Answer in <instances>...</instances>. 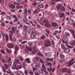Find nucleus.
<instances>
[{"label":"nucleus","instance_id":"nucleus-1","mask_svg":"<svg viewBox=\"0 0 75 75\" xmlns=\"http://www.w3.org/2000/svg\"><path fill=\"white\" fill-rule=\"evenodd\" d=\"M61 70H62V71L63 72H67L68 74H70V73H71V70L68 68H64L61 69Z\"/></svg>","mask_w":75,"mask_h":75},{"label":"nucleus","instance_id":"nucleus-2","mask_svg":"<svg viewBox=\"0 0 75 75\" xmlns=\"http://www.w3.org/2000/svg\"><path fill=\"white\" fill-rule=\"evenodd\" d=\"M44 45L45 47L50 46V45H51V42H50V41L49 40H47L45 42Z\"/></svg>","mask_w":75,"mask_h":75},{"label":"nucleus","instance_id":"nucleus-3","mask_svg":"<svg viewBox=\"0 0 75 75\" xmlns=\"http://www.w3.org/2000/svg\"><path fill=\"white\" fill-rule=\"evenodd\" d=\"M28 50L30 51H32V48L31 47L29 48L28 47L26 46V49H25V51L26 52H28Z\"/></svg>","mask_w":75,"mask_h":75},{"label":"nucleus","instance_id":"nucleus-4","mask_svg":"<svg viewBox=\"0 0 75 75\" xmlns=\"http://www.w3.org/2000/svg\"><path fill=\"white\" fill-rule=\"evenodd\" d=\"M11 68L13 70H15L16 69V70H18V67L17 69V66L15 64V61L13 62V66Z\"/></svg>","mask_w":75,"mask_h":75},{"label":"nucleus","instance_id":"nucleus-5","mask_svg":"<svg viewBox=\"0 0 75 75\" xmlns=\"http://www.w3.org/2000/svg\"><path fill=\"white\" fill-rule=\"evenodd\" d=\"M35 31V29L34 28H31L30 30L28 31V33L29 34H31L33 33V32H34Z\"/></svg>","mask_w":75,"mask_h":75},{"label":"nucleus","instance_id":"nucleus-6","mask_svg":"<svg viewBox=\"0 0 75 75\" xmlns=\"http://www.w3.org/2000/svg\"><path fill=\"white\" fill-rule=\"evenodd\" d=\"M64 40H65V41H64V39H62V43H65V44H67V42H68V41H69V40H68V38L67 37L66 38H65Z\"/></svg>","mask_w":75,"mask_h":75},{"label":"nucleus","instance_id":"nucleus-7","mask_svg":"<svg viewBox=\"0 0 75 75\" xmlns=\"http://www.w3.org/2000/svg\"><path fill=\"white\" fill-rule=\"evenodd\" d=\"M48 71V72H51L52 69V68L51 67H50L49 66L46 67Z\"/></svg>","mask_w":75,"mask_h":75},{"label":"nucleus","instance_id":"nucleus-8","mask_svg":"<svg viewBox=\"0 0 75 75\" xmlns=\"http://www.w3.org/2000/svg\"><path fill=\"white\" fill-rule=\"evenodd\" d=\"M68 31H69V32H70L71 34H72L73 37H74V38L75 39V34H74V31L73 30L71 29L69 30Z\"/></svg>","mask_w":75,"mask_h":75},{"label":"nucleus","instance_id":"nucleus-9","mask_svg":"<svg viewBox=\"0 0 75 75\" xmlns=\"http://www.w3.org/2000/svg\"><path fill=\"white\" fill-rule=\"evenodd\" d=\"M44 25L47 28H51V24L49 23H46Z\"/></svg>","mask_w":75,"mask_h":75},{"label":"nucleus","instance_id":"nucleus-10","mask_svg":"<svg viewBox=\"0 0 75 75\" xmlns=\"http://www.w3.org/2000/svg\"><path fill=\"white\" fill-rule=\"evenodd\" d=\"M16 73L18 75H23V72L21 71H18L16 72Z\"/></svg>","mask_w":75,"mask_h":75},{"label":"nucleus","instance_id":"nucleus-11","mask_svg":"<svg viewBox=\"0 0 75 75\" xmlns=\"http://www.w3.org/2000/svg\"><path fill=\"white\" fill-rule=\"evenodd\" d=\"M27 9L25 8L24 11V13L23 14V15L25 17L27 16V15L28 14L27 13Z\"/></svg>","mask_w":75,"mask_h":75},{"label":"nucleus","instance_id":"nucleus-12","mask_svg":"<svg viewBox=\"0 0 75 75\" xmlns=\"http://www.w3.org/2000/svg\"><path fill=\"white\" fill-rule=\"evenodd\" d=\"M8 47L9 48H11L12 47H14V45L13 44H11V43H9L7 45Z\"/></svg>","mask_w":75,"mask_h":75},{"label":"nucleus","instance_id":"nucleus-13","mask_svg":"<svg viewBox=\"0 0 75 75\" xmlns=\"http://www.w3.org/2000/svg\"><path fill=\"white\" fill-rule=\"evenodd\" d=\"M46 61H50V62H52L53 61V58H47L46 59Z\"/></svg>","mask_w":75,"mask_h":75},{"label":"nucleus","instance_id":"nucleus-14","mask_svg":"<svg viewBox=\"0 0 75 75\" xmlns=\"http://www.w3.org/2000/svg\"><path fill=\"white\" fill-rule=\"evenodd\" d=\"M64 51L66 53H69L71 51V50L68 48H66L64 50Z\"/></svg>","mask_w":75,"mask_h":75},{"label":"nucleus","instance_id":"nucleus-15","mask_svg":"<svg viewBox=\"0 0 75 75\" xmlns=\"http://www.w3.org/2000/svg\"><path fill=\"white\" fill-rule=\"evenodd\" d=\"M38 51V50L36 49H33L32 50V54H35Z\"/></svg>","mask_w":75,"mask_h":75},{"label":"nucleus","instance_id":"nucleus-16","mask_svg":"<svg viewBox=\"0 0 75 75\" xmlns=\"http://www.w3.org/2000/svg\"><path fill=\"white\" fill-rule=\"evenodd\" d=\"M62 6V4H57V10H59V8H60V7Z\"/></svg>","mask_w":75,"mask_h":75},{"label":"nucleus","instance_id":"nucleus-17","mask_svg":"<svg viewBox=\"0 0 75 75\" xmlns=\"http://www.w3.org/2000/svg\"><path fill=\"white\" fill-rule=\"evenodd\" d=\"M51 25L52 26H53V27H56L58 25V24L57 23L53 22L51 23Z\"/></svg>","mask_w":75,"mask_h":75},{"label":"nucleus","instance_id":"nucleus-18","mask_svg":"<svg viewBox=\"0 0 75 75\" xmlns=\"http://www.w3.org/2000/svg\"><path fill=\"white\" fill-rule=\"evenodd\" d=\"M25 61L28 64H30V63H31V62H30V59L29 58H26L25 59Z\"/></svg>","mask_w":75,"mask_h":75},{"label":"nucleus","instance_id":"nucleus-19","mask_svg":"<svg viewBox=\"0 0 75 75\" xmlns=\"http://www.w3.org/2000/svg\"><path fill=\"white\" fill-rule=\"evenodd\" d=\"M30 37V38H34V37H35V34L34 33H32L31 34Z\"/></svg>","mask_w":75,"mask_h":75},{"label":"nucleus","instance_id":"nucleus-20","mask_svg":"<svg viewBox=\"0 0 75 75\" xmlns=\"http://www.w3.org/2000/svg\"><path fill=\"white\" fill-rule=\"evenodd\" d=\"M11 29L12 32H13V33H14V31H16V27H13Z\"/></svg>","mask_w":75,"mask_h":75},{"label":"nucleus","instance_id":"nucleus-21","mask_svg":"<svg viewBox=\"0 0 75 75\" xmlns=\"http://www.w3.org/2000/svg\"><path fill=\"white\" fill-rule=\"evenodd\" d=\"M5 39L6 41H8V40L9 39V38L8 37V35L7 34L6 35Z\"/></svg>","mask_w":75,"mask_h":75},{"label":"nucleus","instance_id":"nucleus-22","mask_svg":"<svg viewBox=\"0 0 75 75\" xmlns=\"http://www.w3.org/2000/svg\"><path fill=\"white\" fill-rule=\"evenodd\" d=\"M35 2H36L37 4H40L41 3V1L40 0H35Z\"/></svg>","mask_w":75,"mask_h":75},{"label":"nucleus","instance_id":"nucleus-23","mask_svg":"<svg viewBox=\"0 0 75 75\" xmlns=\"http://www.w3.org/2000/svg\"><path fill=\"white\" fill-rule=\"evenodd\" d=\"M15 51H18L19 50V48H18V46L17 45H16L15 46Z\"/></svg>","mask_w":75,"mask_h":75},{"label":"nucleus","instance_id":"nucleus-24","mask_svg":"<svg viewBox=\"0 0 75 75\" xmlns=\"http://www.w3.org/2000/svg\"><path fill=\"white\" fill-rule=\"evenodd\" d=\"M69 23L70 24H74V21L72 20H69Z\"/></svg>","mask_w":75,"mask_h":75},{"label":"nucleus","instance_id":"nucleus-25","mask_svg":"<svg viewBox=\"0 0 75 75\" xmlns=\"http://www.w3.org/2000/svg\"><path fill=\"white\" fill-rule=\"evenodd\" d=\"M65 57V56L63 54H60V57L61 59L64 58Z\"/></svg>","mask_w":75,"mask_h":75},{"label":"nucleus","instance_id":"nucleus-26","mask_svg":"<svg viewBox=\"0 0 75 75\" xmlns=\"http://www.w3.org/2000/svg\"><path fill=\"white\" fill-rule=\"evenodd\" d=\"M60 10L62 11H65V8L64 7L62 6L60 8Z\"/></svg>","mask_w":75,"mask_h":75},{"label":"nucleus","instance_id":"nucleus-27","mask_svg":"<svg viewBox=\"0 0 75 75\" xmlns=\"http://www.w3.org/2000/svg\"><path fill=\"white\" fill-rule=\"evenodd\" d=\"M37 54L38 55H40V56H41V57H44V55H43V54H41L40 52H38L37 53Z\"/></svg>","mask_w":75,"mask_h":75},{"label":"nucleus","instance_id":"nucleus-28","mask_svg":"<svg viewBox=\"0 0 75 75\" xmlns=\"http://www.w3.org/2000/svg\"><path fill=\"white\" fill-rule=\"evenodd\" d=\"M4 65L6 69L8 68V66L7 64H4Z\"/></svg>","mask_w":75,"mask_h":75},{"label":"nucleus","instance_id":"nucleus-29","mask_svg":"<svg viewBox=\"0 0 75 75\" xmlns=\"http://www.w3.org/2000/svg\"><path fill=\"white\" fill-rule=\"evenodd\" d=\"M70 45H75V41L74 40H72V42H71Z\"/></svg>","mask_w":75,"mask_h":75},{"label":"nucleus","instance_id":"nucleus-30","mask_svg":"<svg viewBox=\"0 0 75 75\" xmlns=\"http://www.w3.org/2000/svg\"><path fill=\"white\" fill-rule=\"evenodd\" d=\"M47 65V66H50V67H52V63L51 62H49V63H46Z\"/></svg>","mask_w":75,"mask_h":75},{"label":"nucleus","instance_id":"nucleus-31","mask_svg":"<svg viewBox=\"0 0 75 75\" xmlns=\"http://www.w3.org/2000/svg\"><path fill=\"white\" fill-rule=\"evenodd\" d=\"M54 1H55L52 0L50 1V3L51 4H52V5H54V4H55V3H54Z\"/></svg>","mask_w":75,"mask_h":75},{"label":"nucleus","instance_id":"nucleus-32","mask_svg":"<svg viewBox=\"0 0 75 75\" xmlns=\"http://www.w3.org/2000/svg\"><path fill=\"white\" fill-rule=\"evenodd\" d=\"M22 65V63H20V62H18V64H17V66L18 69L19 67H21Z\"/></svg>","mask_w":75,"mask_h":75},{"label":"nucleus","instance_id":"nucleus-33","mask_svg":"<svg viewBox=\"0 0 75 75\" xmlns=\"http://www.w3.org/2000/svg\"><path fill=\"white\" fill-rule=\"evenodd\" d=\"M27 26L25 25H23V31H25V30H26V28H27Z\"/></svg>","mask_w":75,"mask_h":75},{"label":"nucleus","instance_id":"nucleus-34","mask_svg":"<svg viewBox=\"0 0 75 75\" xmlns=\"http://www.w3.org/2000/svg\"><path fill=\"white\" fill-rule=\"evenodd\" d=\"M2 69L4 72H6V69H5L4 67H2Z\"/></svg>","mask_w":75,"mask_h":75},{"label":"nucleus","instance_id":"nucleus-35","mask_svg":"<svg viewBox=\"0 0 75 75\" xmlns=\"http://www.w3.org/2000/svg\"><path fill=\"white\" fill-rule=\"evenodd\" d=\"M65 35L67 37H69L70 35V34L68 32H66L65 33Z\"/></svg>","mask_w":75,"mask_h":75},{"label":"nucleus","instance_id":"nucleus-36","mask_svg":"<svg viewBox=\"0 0 75 75\" xmlns=\"http://www.w3.org/2000/svg\"><path fill=\"white\" fill-rule=\"evenodd\" d=\"M65 59H63L62 60H61L59 61L60 62V63H64L65 62Z\"/></svg>","mask_w":75,"mask_h":75},{"label":"nucleus","instance_id":"nucleus-37","mask_svg":"<svg viewBox=\"0 0 75 75\" xmlns=\"http://www.w3.org/2000/svg\"><path fill=\"white\" fill-rule=\"evenodd\" d=\"M65 45L67 48H72L74 47L73 46H71L67 45Z\"/></svg>","mask_w":75,"mask_h":75},{"label":"nucleus","instance_id":"nucleus-38","mask_svg":"<svg viewBox=\"0 0 75 75\" xmlns=\"http://www.w3.org/2000/svg\"><path fill=\"white\" fill-rule=\"evenodd\" d=\"M45 31L46 32H47V33L48 34H50V31L49 30H48V29H46L45 30Z\"/></svg>","mask_w":75,"mask_h":75},{"label":"nucleus","instance_id":"nucleus-39","mask_svg":"<svg viewBox=\"0 0 75 75\" xmlns=\"http://www.w3.org/2000/svg\"><path fill=\"white\" fill-rule=\"evenodd\" d=\"M61 47L62 49H65V46L63 44H62L61 45Z\"/></svg>","mask_w":75,"mask_h":75},{"label":"nucleus","instance_id":"nucleus-40","mask_svg":"<svg viewBox=\"0 0 75 75\" xmlns=\"http://www.w3.org/2000/svg\"><path fill=\"white\" fill-rule=\"evenodd\" d=\"M11 7L12 8H15V6L13 4H11Z\"/></svg>","mask_w":75,"mask_h":75},{"label":"nucleus","instance_id":"nucleus-41","mask_svg":"<svg viewBox=\"0 0 75 75\" xmlns=\"http://www.w3.org/2000/svg\"><path fill=\"white\" fill-rule=\"evenodd\" d=\"M1 52L3 54H5V52L3 49H2L1 50Z\"/></svg>","mask_w":75,"mask_h":75},{"label":"nucleus","instance_id":"nucleus-42","mask_svg":"<svg viewBox=\"0 0 75 75\" xmlns=\"http://www.w3.org/2000/svg\"><path fill=\"white\" fill-rule=\"evenodd\" d=\"M27 21V19L25 17L24 18L23 21V22H24V23H25L26 21Z\"/></svg>","mask_w":75,"mask_h":75},{"label":"nucleus","instance_id":"nucleus-43","mask_svg":"<svg viewBox=\"0 0 75 75\" xmlns=\"http://www.w3.org/2000/svg\"><path fill=\"white\" fill-rule=\"evenodd\" d=\"M64 13H62L60 14V17L61 18H62L64 17Z\"/></svg>","mask_w":75,"mask_h":75},{"label":"nucleus","instance_id":"nucleus-44","mask_svg":"<svg viewBox=\"0 0 75 75\" xmlns=\"http://www.w3.org/2000/svg\"><path fill=\"white\" fill-rule=\"evenodd\" d=\"M39 6L40 8H43L44 7V5L42 4H41L39 5Z\"/></svg>","mask_w":75,"mask_h":75},{"label":"nucleus","instance_id":"nucleus-45","mask_svg":"<svg viewBox=\"0 0 75 75\" xmlns=\"http://www.w3.org/2000/svg\"><path fill=\"white\" fill-rule=\"evenodd\" d=\"M9 38L10 40L12 41H13V37L11 36V34H9Z\"/></svg>","mask_w":75,"mask_h":75},{"label":"nucleus","instance_id":"nucleus-46","mask_svg":"<svg viewBox=\"0 0 75 75\" xmlns=\"http://www.w3.org/2000/svg\"><path fill=\"white\" fill-rule=\"evenodd\" d=\"M42 71H43V69H41L40 70H39V73L41 74H43Z\"/></svg>","mask_w":75,"mask_h":75},{"label":"nucleus","instance_id":"nucleus-47","mask_svg":"<svg viewBox=\"0 0 75 75\" xmlns=\"http://www.w3.org/2000/svg\"><path fill=\"white\" fill-rule=\"evenodd\" d=\"M6 18L7 19L9 20H11V17L8 16H6Z\"/></svg>","mask_w":75,"mask_h":75},{"label":"nucleus","instance_id":"nucleus-48","mask_svg":"<svg viewBox=\"0 0 75 75\" xmlns=\"http://www.w3.org/2000/svg\"><path fill=\"white\" fill-rule=\"evenodd\" d=\"M23 28V25H22L21 24H20L18 27V28L21 29V28Z\"/></svg>","mask_w":75,"mask_h":75},{"label":"nucleus","instance_id":"nucleus-49","mask_svg":"<svg viewBox=\"0 0 75 75\" xmlns=\"http://www.w3.org/2000/svg\"><path fill=\"white\" fill-rule=\"evenodd\" d=\"M28 45L30 47H31L32 45H33V44L31 42H28Z\"/></svg>","mask_w":75,"mask_h":75},{"label":"nucleus","instance_id":"nucleus-50","mask_svg":"<svg viewBox=\"0 0 75 75\" xmlns=\"http://www.w3.org/2000/svg\"><path fill=\"white\" fill-rule=\"evenodd\" d=\"M13 4H15V5H20V3H17V2H13Z\"/></svg>","mask_w":75,"mask_h":75},{"label":"nucleus","instance_id":"nucleus-51","mask_svg":"<svg viewBox=\"0 0 75 75\" xmlns=\"http://www.w3.org/2000/svg\"><path fill=\"white\" fill-rule=\"evenodd\" d=\"M36 65H37V66H38V67H40V65H41V64H40V63L38 62H37L36 63Z\"/></svg>","mask_w":75,"mask_h":75},{"label":"nucleus","instance_id":"nucleus-52","mask_svg":"<svg viewBox=\"0 0 75 75\" xmlns=\"http://www.w3.org/2000/svg\"><path fill=\"white\" fill-rule=\"evenodd\" d=\"M42 67L43 68V69H46L45 68V66L44 64H42Z\"/></svg>","mask_w":75,"mask_h":75},{"label":"nucleus","instance_id":"nucleus-53","mask_svg":"<svg viewBox=\"0 0 75 75\" xmlns=\"http://www.w3.org/2000/svg\"><path fill=\"white\" fill-rule=\"evenodd\" d=\"M1 25L2 26V27H5V24L4 22H1Z\"/></svg>","mask_w":75,"mask_h":75},{"label":"nucleus","instance_id":"nucleus-54","mask_svg":"<svg viewBox=\"0 0 75 75\" xmlns=\"http://www.w3.org/2000/svg\"><path fill=\"white\" fill-rule=\"evenodd\" d=\"M24 73L25 75H28V72H27V70H25V71Z\"/></svg>","mask_w":75,"mask_h":75},{"label":"nucleus","instance_id":"nucleus-55","mask_svg":"<svg viewBox=\"0 0 75 75\" xmlns=\"http://www.w3.org/2000/svg\"><path fill=\"white\" fill-rule=\"evenodd\" d=\"M45 37L44 35H43V36H42L41 37V39H42V40H44V39H45Z\"/></svg>","mask_w":75,"mask_h":75},{"label":"nucleus","instance_id":"nucleus-56","mask_svg":"<svg viewBox=\"0 0 75 75\" xmlns=\"http://www.w3.org/2000/svg\"><path fill=\"white\" fill-rule=\"evenodd\" d=\"M32 4L33 6H36V5H37L38 4L37 2H34Z\"/></svg>","mask_w":75,"mask_h":75},{"label":"nucleus","instance_id":"nucleus-57","mask_svg":"<svg viewBox=\"0 0 75 75\" xmlns=\"http://www.w3.org/2000/svg\"><path fill=\"white\" fill-rule=\"evenodd\" d=\"M2 61L4 63H6V61H5V59H2Z\"/></svg>","mask_w":75,"mask_h":75},{"label":"nucleus","instance_id":"nucleus-58","mask_svg":"<svg viewBox=\"0 0 75 75\" xmlns=\"http://www.w3.org/2000/svg\"><path fill=\"white\" fill-rule=\"evenodd\" d=\"M39 61L40 62H41L42 64H44V61H42V59H40L39 60Z\"/></svg>","mask_w":75,"mask_h":75},{"label":"nucleus","instance_id":"nucleus-59","mask_svg":"<svg viewBox=\"0 0 75 75\" xmlns=\"http://www.w3.org/2000/svg\"><path fill=\"white\" fill-rule=\"evenodd\" d=\"M29 73L30 75H34V73H33V72L32 71L30 72Z\"/></svg>","mask_w":75,"mask_h":75},{"label":"nucleus","instance_id":"nucleus-60","mask_svg":"<svg viewBox=\"0 0 75 75\" xmlns=\"http://www.w3.org/2000/svg\"><path fill=\"white\" fill-rule=\"evenodd\" d=\"M7 52H8L9 53H10V52H11V51L10 50H8V49H7Z\"/></svg>","mask_w":75,"mask_h":75},{"label":"nucleus","instance_id":"nucleus-61","mask_svg":"<svg viewBox=\"0 0 75 75\" xmlns=\"http://www.w3.org/2000/svg\"><path fill=\"white\" fill-rule=\"evenodd\" d=\"M18 62V60L17 59L15 60V65H16L17 63V62Z\"/></svg>","mask_w":75,"mask_h":75},{"label":"nucleus","instance_id":"nucleus-62","mask_svg":"<svg viewBox=\"0 0 75 75\" xmlns=\"http://www.w3.org/2000/svg\"><path fill=\"white\" fill-rule=\"evenodd\" d=\"M27 42V41H24L23 42H21V44H25V43H26Z\"/></svg>","mask_w":75,"mask_h":75},{"label":"nucleus","instance_id":"nucleus-63","mask_svg":"<svg viewBox=\"0 0 75 75\" xmlns=\"http://www.w3.org/2000/svg\"><path fill=\"white\" fill-rule=\"evenodd\" d=\"M39 66H38L36 65L35 66V67L36 68V69H38L39 68Z\"/></svg>","mask_w":75,"mask_h":75},{"label":"nucleus","instance_id":"nucleus-64","mask_svg":"<svg viewBox=\"0 0 75 75\" xmlns=\"http://www.w3.org/2000/svg\"><path fill=\"white\" fill-rule=\"evenodd\" d=\"M5 14H6V13L4 12H2L1 13V14L2 15Z\"/></svg>","mask_w":75,"mask_h":75}]
</instances>
